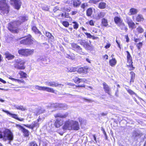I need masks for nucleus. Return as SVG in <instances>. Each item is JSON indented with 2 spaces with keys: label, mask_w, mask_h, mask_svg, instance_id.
<instances>
[{
  "label": "nucleus",
  "mask_w": 146,
  "mask_h": 146,
  "mask_svg": "<svg viewBox=\"0 0 146 146\" xmlns=\"http://www.w3.org/2000/svg\"><path fill=\"white\" fill-rule=\"evenodd\" d=\"M137 31L139 33H143L144 30L141 27H139L137 28Z\"/></svg>",
  "instance_id": "nucleus-44"
},
{
  "label": "nucleus",
  "mask_w": 146,
  "mask_h": 146,
  "mask_svg": "<svg viewBox=\"0 0 146 146\" xmlns=\"http://www.w3.org/2000/svg\"><path fill=\"white\" fill-rule=\"evenodd\" d=\"M35 88L39 90L46 91L48 92L56 93L55 91L52 88L45 86H41L38 85L35 86Z\"/></svg>",
  "instance_id": "nucleus-8"
},
{
  "label": "nucleus",
  "mask_w": 146,
  "mask_h": 146,
  "mask_svg": "<svg viewBox=\"0 0 146 146\" xmlns=\"http://www.w3.org/2000/svg\"><path fill=\"white\" fill-rule=\"evenodd\" d=\"M10 3L15 8L18 10L21 6V3L20 0H10Z\"/></svg>",
  "instance_id": "nucleus-9"
},
{
  "label": "nucleus",
  "mask_w": 146,
  "mask_h": 146,
  "mask_svg": "<svg viewBox=\"0 0 146 146\" xmlns=\"http://www.w3.org/2000/svg\"><path fill=\"white\" fill-rule=\"evenodd\" d=\"M2 138L5 140L12 141L13 139V135L10 131L6 129L3 131H0V138Z\"/></svg>",
  "instance_id": "nucleus-3"
},
{
  "label": "nucleus",
  "mask_w": 146,
  "mask_h": 146,
  "mask_svg": "<svg viewBox=\"0 0 146 146\" xmlns=\"http://www.w3.org/2000/svg\"><path fill=\"white\" fill-rule=\"evenodd\" d=\"M88 6V4L87 3H84L82 4L81 5V7L84 10L85 8Z\"/></svg>",
  "instance_id": "nucleus-39"
},
{
  "label": "nucleus",
  "mask_w": 146,
  "mask_h": 146,
  "mask_svg": "<svg viewBox=\"0 0 146 146\" xmlns=\"http://www.w3.org/2000/svg\"><path fill=\"white\" fill-rule=\"evenodd\" d=\"M32 30L36 33H40V32L38 31L36 27H33L32 28Z\"/></svg>",
  "instance_id": "nucleus-42"
},
{
  "label": "nucleus",
  "mask_w": 146,
  "mask_h": 146,
  "mask_svg": "<svg viewBox=\"0 0 146 146\" xmlns=\"http://www.w3.org/2000/svg\"><path fill=\"white\" fill-rule=\"evenodd\" d=\"M105 12L98 13L97 15H95L94 18L96 20H99L101 18H103L106 15Z\"/></svg>",
  "instance_id": "nucleus-18"
},
{
  "label": "nucleus",
  "mask_w": 146,
  "mask_h": 146,
  "mask_svg": "<svg viewBox=\"0 0 146 146\" xmlns=\"http://www.w3.org/2000/svg\"><path fill=\"white\" fill-rule=\"evenodd\" d=\"M5 55L6 58L8 60L13 59L15 58V56L9 53L8 52H6L5 54Z\"/></svg>",
  "instance_id": "nucleus-20"
},
{
  "label": "nucleus",
  "mask_w": 146,
  "mask_h": 146,
  "mask_svg": "<svg viewBox=\"0 0 146 146\" xmlns=\"http://www.w3.org/2000/svg\"><path fill=\"white\" fill-rule=\"evenodd\" d=\"M61 17L68 18L69 17V15L68 13H63L62 14Z\"/></svg>",
  "instance_id": "nucleus-47"
},
{
  "label": "nucleus",
  "mask_w": 146,
  "mask_h": 146,
  "mask_svg": "<svg viewBox=\"0 0 146 146\" xmlns=\"http://www.w3.org/2000/svg\"><path fill=\"white\" fill-rule=\"evenodd\" d=\"M20 110H21L22 111H24L26 110V109L23 106H21L20 109Z\"/></svg>",
  "instance_id": "nucleus-61"
},
{
  "label": "nucleus",
  "mask_w": 146,
  "mask_h": 146,
  "mask_svg": "<svg viewBox=\"0 0 146 146\" xmlns=\"http://www.w3.org/2000/svg\"><path fill=\"white\" fill-rule=\"evenodd\" d=\"M88 68L86 67L81 68L78 69V72L79 73H86L88 72Z\"/></svg>",
  "instance_id": "nucleus-21"
},
{
  "label": "nucleus",
  "mask_w": 146,
  "mask_h": 146,
  "mask_svg": "<svg viewBox=\"0 0 146 146\" xmlns=\"http://www.w3.org/2000/svg\"><path fill=\"white\" fill-rule=\"evenodd\" d=\"M106 6V4L104 2L100 3L99 4V7L101 9L105 8Z\"/></svg>",
  "instance_id": "nucleus-31"
},
{
  "label": "nucleus",
  "mask_w": 146,
  "mask_h": 146,
  "mask_svg": "<svg viewBox=\"0 0 146 146\" xmlns=\"http://www.w3.org/2000/svg\"><path fill=\"white\" fill-rule=\"evenodd\" d=\"M15 107L17 109L20 110V106L15 105Z\"/></svg>",
  "instance_id": "nucleus-64"
},
{
  "label": "nucleus",
  "mask_w": 146,
  "mask_h": 146,
  "mask_svg": "<svg viewBox=\"0 0 146 146\" xmlns=\"http://www.w3.org/2000/svg\"><path fill=\"white\" fill-rule=\"evenodd\" d=\"M3 111L5 112L7 114H9L11 115L12 117L13 118L16 119H17L20 121H23L24 120L23 118H18V116L17 115L15 114H13L9 112L8 111H5L3 110Z\"/></svg>",
  "instance_id": "nucleus-13"
},
{
  "label": "nucleus",
  "mask_w": 146,
  "mask_h": 146,
  "mask_svg": "<svg viewBox=\"0 0 146 146\" xmlns=\"http://www.w3.org/2000/svg\"><path fill=\"white\" fill-rule=\"evenodd\" d=\"M29 146H38L35 142H31L29 143Z\"/></svg>",
  "instance_id": "nucleus-51"
},
{
  "label": "nucleus",
  "mask_w": 146,
  "mask_h": 146,
  "mask_svg": "<svg viewBox=\"0 0 146 146\" xmlns=\"http://www.w3.org/2000/svg\"><path fill=\"white\" fill-rule=\"evenodd\" d=\"M45 110L44 109L41 108H39L37 110V114H39L43 113Z\"/></svg>",
  "instance_id": "nucleus-37"
},
{
  "label": "nucleus",
  "mask_w": 146,
  "mask_h": 146,
  "mask_svg": "<svg viewBox=\"0 0 146 146\" xmlns=\"http://www.w3.org/2000/svg\"><path fill=\"white\" fill-rule=\"evenodd\" d=\"M63 123L62 119L60 118H57L54 123V126L56 128H59L61 126Z\"/></svg>",
  "instance_id": "nucleus-15"
},
{
  "label": "nucleus",
  "mask_w": 146,
  "mask_h": 146,
  "mask_svg": "<svg viewBox=\"0 0 146 146\" xmlns=\"http://www.w3.org/2000/svg\"><path fill=\"white\" fill-rule=\"evenodd\" d=\"M42 9L43 10L46 11H48L49 10V8L47 6H45L42 7Z\"/></svg>",
  "instance_id": "nucleus-55"
},
{
  "label": "nucleus",
  "mask_w": 146,
  "mask_h": 146,
  "mask_svg": "<svg viewBox=\"0 0 146 146\" xmlns=\"http://www.w3.org/2000/svg\"><path fill=\"white\" fill-rule=\"evenodd\" d=\"M87 36L88 38H92L93 39H95V37L92 36L90 34L87 33H84Z\"/></svg>",
  "instance_id": "nucleus-43"
},
{
  "label": "nucleus",
  "mask_w": 146,
  "mask_h": 146,
  "mask_svg": "<svg viewBox=\"0 0 146 146\" xmlns=\"http://www.w3.org/2000/svg\"><path fill=\"white\" fill-rule=\"evenodd\" d=\"M34 52V50L30 49H22L19 50L18 52L19 54L25 56L32 55Z\"/></svg>",
  "instance_id": "nucleus-4"
},
{
  "label": "nucleus",
  "mask_w": 146,
  "mask_h": 146,
  "mask_svg": "<svg viewBox=\"0 0 146 146\" xmlns=\"http://www.w3.org/2000/svg\"><path fill=\"white\" fill-rule=\"evenodd\" d=\"M45 84L47 86L52 87H57L59 85H61L54 82H46Z\"/></svg>",
  "instance_id": "nucleus-17"
},
{
  "label": "nucleus",
  "mask_w": 146,
  "mask_h": 146,
  "mask_svg": "<svg viewBox=\"0 0 146 146\" xmlns=\"http://www.w3.org/2000/svg\"><path fill=\"white\" fill-rule=\"evenodd\" d=\"M99 1V0H94L93 3L96 4Z\"/></svg>",
  "instance_id": "nucleus-62"
},
{
  "label": "nucleus",
  "mask_w": 146,
  "mask_h": 146,
  "mask_svg": "<svg viewBox=\"0 0 146 146\" xmlns=\"http://www.w3.org/2000/svg\"><path fill=\"white\" fill-rule=\"evenodd\" d=\"M81 4V1L79 0H73L72 5L74 7H79Z\"/></svg>",
  "instance_id": "nucleus-24"
},
{
  "label": "nucleus",
  "mask_w": 146,
  "mask_h": 146,
  "mask_svg": "<svg viewBox=\"0 0 146 146\" xmlns=\"http://www.w3.org/2000/svg\"><path fill=\"white\" fill-rule=\"evenodd\" d=\"M45 59V58L44 56H41L39 57L37 59V60L38 61H39L40 60L44 61Z\"/></svg>",
  "instance_id": "nucleus-50"
},
{
  "label": "nucleus",
  "mask_w": 146,
  "mask_h": 146,
  "mask_svg": "<svg viewBox=\"0 0 146 146\" xmlns=\"http://www.w3.org/2000/svg\"><path fill=\"white\" fill-rule=\"evenodd\" d=\"M116 42L118 44V47H119V48H120V42L117 40H116Z\"/></svg>",
  "instance_id": "nucleus-60"
},
{
  "label": "nucleus",
  "mask_w": 146,
  "mask_h": 146,
  "mask_svg": "<svg viewBox=\"0 0 146 146\" xmlns=\"http://www.w3.org/2000/svg\"><path fill=\"white\" fill-rule=\"evenodd\" d=\"M9 6L5 0L0 1V14L1 15H6L9 11Z\"/></svg>",
  "instance_id": "nucleus-2"
},
{
  "label": "nucleus",
  "mask_w": 146,
  "mask_h": 146,
  "mask_svg": "<svg viewBox=\"0 0 146 146\" xmlns=\"http://www.w3.org/2000/svg\"><path fill=\"white\" fill-rule=\"evenodd\" d=\"M20 20L9 23L8 25V29L13 33H17L18 32V27L21 24L27 20L26 17H20Z\"/></svg>",
  "instance_id": "nucleus-1"
},
{
  "label": "nucleus",
  "mask_w": 146,
  "mask_h": 146,
  "mask_svg": "<svg viewBox=\"0 0 146 146\" xmlns=\"http://www.w3.org/2000/svg\"><path fill=\"white\" fill-rule=\"evenodd\" d=\"M62 24L63 25L66 27H68L69 25V23L68 22L65 21H63L62 22Z\"/></svg>",
  "instance_id": "nucleus-49"
},
{
  "label": "nucleus",
  "mask_w": 146,
  "mask_h": 146,
  "mask_svg": "<svg viewBox=\"0 0 146 146\" xmlns=\"http://www.w3.org/2000/svg\"><path fill=\"white\" fill-rule=\"evenodd\" d=\"M89 24L93 26L94 25V23L92 20H91L89 22Z\"/></svg>",
  "instance_id": "nucleus-56"
},
{
  "label": "nucleus",
  "mask_w": 146,
  "mask_h": 146,
  "mask_svg": "<svg viewBox=\"0 0 146 146\" xmlns=\"http://www.w3.org/2000/svg\"><path fill=\"white\" fill-rule=\"evenodd\" d=\"M19 74L22 78H25L27 77V74L23 71H20Z\"/></svg>",
  "instance_id": "nucleus-36"
},
{
  "label": "nucleus",
  "mask_w": 146,
  "mask_h": 146,
  "mask_svg": "<svg viewBox=\"0 0 146 146\" xmlns=\"http://www.w3.org/2000/svg\"><path fill=\"white\" fill-rule=\"evenodd\" d=\"M21 131L24 133V135L25 136L27 137L29 136V131L27 130L25 128H24Z\"/></svg>",
  "instance_id": "nucleus-34"
},
{
  "label": "nucleus",
  "mask_w": 146,
  "mask_h": 146,
  "mask_svg": "<svg viewBox=\"0 0 146 146\" xmlns=\"http://www.w3.org/2000/svg\"><path fill=\"white\" fill-rule=\"evenodd\" d=\"M92 12V9L91 8H89L86 11V14L88 16H90Z\"/></svg>",
  "instance_id": "nucleus-38"
},
{
  "label": "nucleus",
  "mask_w": 146,
  "mask_h": 146,
  "mask_svg": "<svg viewBox=\"0 0 146 146\" xmlns=\"http://www.w3.org/2000/svg\"><path fill=\"white\" fill-rule=\"evenodd\" d=\"M126 21L129 28L132 29L135 28V23L132 21L130 18L127 17Z\"/></svg>",
  "instance_id": "nucleus-14"
},
{
  "label": "nucleus",
  "mask_w": 146,
  "mask_h": 146,
  "mask_svg": "<svg viewBox=\"0 0 146 146\" xmlns=\"http://www.w3.org/2000/svg\"><path fill=\"white\" fill-rule=\"evenodd\" d=\"M133 136L134 137H138L142 135V133H140L139 131H135L133 133Z\"/></svg>",
  "instance_id": "nucleus-35"
},
{
  "label": "nucleus",
  "mask_w": 146,
  "mask_h": 146,
  "mask_svg": "<svg viewBox=\"0 0 146 146\" xmlns=\"http://www.w3.org/2000/svg\"><path fill=\"white\" fill-rule=\"evenodd\" d=\"M68 113H66L64 114L58 113L55 115L54 116L56 118L61 117L62 118H65L68 116Z\"/></svg>",
  "instance_id": "nucleus-22"
},
{
  "label": "nucleus",
  "mask_w": 146,
  "mask_h": 146,
  "mask_svg": "<svg viewBox=\"0 0 146 146\" xmlns=\"http://www.w3.org/2000/svg\"><path fill=\"white\" fill-rule=\"evenodd\" d=\"M103 88L105 92L110 94V88L106 83L104 82L103 83Z\"/></svg>",
  "instance_id": "nucleus-19"
},
{
  "label": "nucleus",
  "mask_w": 146,
  "mask_h": 146,
  "mask_svg": "<svg viewBox=\"0 0 146 146\" xmlns=\"http://www.w3.org/2000/svg\"><path fill=\"white\" fill-rule=\"evenodd\" d=\"M0 81L4 84H5L6 83L5 81L3 80L1 78H0Z\"/></svg>",
  "instance_id": "nucleus-63"
},
{
  "label": "nucleus",
  "mask_w": 146,
  "mask_h": 146,
  "mask_svg": "<svg viewBox=\"0 0 146 146\" xmlns=\"http://www.w3.org/2000/svg\"><path fill=\"white\" fill-rule=\"evenodd\" d=\"M128 92L131 94H135V93L132 90H129L128 91Z\"/></svg>",
  "instance_id": "nucleus-57"
},
{
  "label": "nucleus",
  "mask_w": 146,
  "mask_h": 146,
  "mask_svg": "<svg viewBox=\"0 0 146 146\" xmlns=\"http://www.w3.org/2000/svg\"><path fill=\"white\" fill-rule=\"evenodd\" d=\"M9 78L13 81H14L15 82H17L18 83H24L25 81L23 80H19L18 79H15L11 77H9Z\"/></svg>",
  "instance_id": "nucleus-28"
},
{
  "label": "nucleus",
  "mask_w": 146,
  "mask_h": 146,
  "mask_svg": "<svg viewBox=\"0 0 146 146\" xmlns=\"http://www.w3.org/2000/svg\"><path fill=\"white\" fill-rule=\"evenodd\" d=\"M39 121V119H37V122L36 121H34L32 123V125L33 127V128L34 127H38L39 126V124L38 123V122Z\"/></svg>",
  "instance_id": "nucleus-33"
},
{
  "label": "nucleus",
  "mask_w": 146,
  "mask_h": 146,
  "mask_svg": "<svg viewBox=\"0 0 146 146\" xmlns=\"http://www.w3.org/2000/svg\"><path fill=\"white\" fill-rule=\"evenodd\" d=\"M46 36L48 37L51 39L53 38V36L52 35V34L49 32H46Z\"/></svg>",
  "instance_id": "nucleus-45"
},
{
  "label": "nucleus",
  "mask_w": 146,
  "mask_h": 146,
  "mask_svg": "<svg viewBox=\"0 0 146 146\" xmlns=\"http://www.w3.org/2000/svg\"><path fill=\"white\" fill-rule=\"evenodd\" d=\"M73 23L74 24L73 25L74 28V29H77L78 27V24L76 22H73Z\"/></svg>",
  "instance_id": "nucleus-48"
},
{
  "label": "nucleus",
  "mask_w": 146,
  "mask_h": 146,
  "mask_svg": "<svg viewBox=\"0 0 146 146\" xmlns=\"http://www.w3.org/2000/svg\"><path fill=\"white\" fill-rule=\"evenodd\" d=\"M114 21L115 23L118 25L123 22V20L119 17L115 16L114 18Z\"/></svg>",
  "instance_id": "nucleus-23"
},
{
  "label": "nucleus",
  "mask_w": 146,
  "mask_h": 146,
  "mask_svg": "<svg viewBox=\"0 0 146 146\" xmlns=\"http://www.w3.org/2000/svg\"><path fill=\"white\" fill-rule=\"evenodd\" d=\"M102 25L104 26L107 27L108 25V21L107 20L103 18L102 19Z\"/></svg>",
  "instance_id": "nucleus-27"
},
{
  "label": "nucleus",
  "mask_w": 146,
  "mask_h": 146,
  "mask_svg": "<svg viewBox=\"0 0 146 146\" xmlns=\"http://www.w3.org/2000/svg\"><path fill=\"white\" fill-rule=\"evenodd\" d=\"M72 120L69 119L66 121L62 127L64 130H72Z\"/></svg>",
  "instance_id": "nucleus-7"
},
{
  "label": "nucleus",
  "mask_w": 146,
  "mask_h": 146,
  "mask_svg": "<svg viewBox=\"0 0 146 146\" xmlns=\"http://www.w3.org/2000/svg\"><path fill=\"white\" fill-rule=\"evenodd\" d=\"M25 63V62L24 61L21 59H18L15 60L14 66L15 68L18 69H24L25 68L23 65Z\"/></svg>",
  "instance_id": "nucleus-5"
},
{
  "label": "nucleus",
  "mask_w": 146,
  "mask_h": 146,
  "mask_svg": "<svg viewBox=\"0 0 146 146\" xmlns=\"http://www.w3.org/2000/svg\"><path fill=\"white\" fill-rule=\"evenodd\" d=\"M24 125L28 128L31 129H33L32 125V124L31 125Z\"/></svg>",
  "instance_id": "nucleus-53"
},
{
  "label": "nucleus",
  "mask_w": 146,
  "mask_h": 146,
  "mask_svg": "<svg viewBox=\"0 0 146 146\" xmlns=\"http://www.w3.org/2000/svg\"><path fill=\"white\" fill-rule=\"evenodd\" d=\"M144 18L143 16L140 14L138 15L136 17V20L138 22H140L143 21Z\"/></svg>",
  "instance_id": "nucleus-29"
},
{
  "label": "nucleus",
  "mask_w": 146,
  "mask_h": 146,
  "mask_svg": "<svg viewBox=\"0 0 146 146\" xmlns=\"http://www.w3.org/2000/svg\"><path fill=\"white\" fill-rule=\"evenodd\" d=\"M118 26L121 30H124L126 32L127 31L128 29L125 26V24L123 22L121 23L119 25H118Z\"/></svg>",
  "instance_id": "nucleus-25"
},
{
  "label": "nucleus",
  "mask_w": 146,
  "mask_h": 146,
  "mask_svg": "<svg viewBox=\"0 0 146 146\" xmlns=\"http://www.w3.org/2000/svg\"><path fill=\"white\" fill-rule=\"evenodd\" d=\"M80 129L78 122L72 120V130H78Z\"/></svg>",
  "instance_id": "nucleus-16"
},
{
  "label": "nucleus",
  "mask_w": 146,
  "mask_h": 146,
  "mask_svg": "<svg viewBox=\"0 0 146 146\" xmlns=\"http://www.w3.org/2000/svg\"><path fill=\"white\" fill-rule=\"evenodd\" d=\"M130 74L132 75V77L131 79H132V77H134L135 76V74L133 72H130ZM131 80H132V79H131Z\"/></svg>",
  "instance_id": "nucleus-59"
},
{
  "label": "nucleus",
  "mask_w": 146,
  "mask_h": 146,
  "mask_svg": "<svg viewBox=\"0 0 146 146\" xmlns=\"http://www.w3.org/2000/svg\"><path fill=\"white\" fill-rule=\"evenodd\" d=\"M83 46L86 50H90L92 49V47L89 44V43L87 42H86Z\"/></svg>",
  "instance_id": "nucleus-26"
},
{
  "label": "nucleus",
  "mask_w": 146,
  "mask_h": 146,
  "mask_svg": "<svg viewBox=\"0 0 146 146\" xmlns=\"http://www.w3.org/2000/svg\"><path fill=\"white\" fill-rule=\"evenodd\" d=\"M117 61L115 58H113L109 61L110 64L111 66H114L116 64Z\"/></svg>",
  "instance_id": "nucleus-30"
},
{
  "label": "nucleus",
  "mask_w": 146,
  "mask_h": 146,
  "mask_svg": "<svg viewBox=\"0 0 146 146\" xmlns=\"http://www.w3.org/2000/svg\"><path fill=\"white\" fill-rule=\"evenodd\" d=\"M111 46V44L109 43H107L106 45L105 46V48H109Z\"/></svg>",
  "instance_id": "nucleus-58"
},
{
  "label": "nucleus",
  "mask_w": 146,
  "mask_h": 146,
  "mask_svg": "<svg viewBox=\"0 0 146 146\" xmlns=\"http://www.w3.org/2000/svg\"><path fill=\"white\" fill-rule=\"evenodd\" d=\"M33 40L31 37L27 38L25 39L21 40L20 41V43L25 45H29L33 44L34 42Z\"/></svg>",
  "instance_id": "nucleus-11"
},
{
  "label": "nucleus",
  "mask_w": 146,
  "mask_h": 146,
  "mask_svg": "<svg viewBox=\"0 0 146 146\" xmlns=\"http://www.w3.org/2000/svg\"><path fill=\"white\" fill-rule=\"evenodd\" d=\"M138 12V10L137 9H136L135 8H131L130 10V13H131V15H134L136 14Z\"/></svg>",
  "instance_id": "nucleus-32"
},
{
  "label": "nucleus",
  "mask_w": 146,
  "mask_h": 146,
  "mask_svg": "<svg viewBox=\"0 0 146 146\" xmlns=\"http://www.w3.org/2000/svg\"><path fill=\"white\" fill-rule=\"evenodd\" d=\"M142 44L141 42H139L138 44H137V46L139 49H140L141 47Z\"/></svg>",
  "instance_id": "nucleus-54"
},
{
  "label": "nucleus",
  "mask_w": 146,
  "mask_h": 146,
  "mask_svg": "<svg viewBox=\"0 0 146 146\" xmlns=\"http://www.w3.org/2000/svg\"><path fill=\"white\" fill-rule=\"evenodd\" d=\"M16 127L18 128L19 129L21 130V131L22 130L23 128V127L21 126L20 125L17 124L16 125Z\"/></svg>",
  "instance_id": "nucleus-52"
},
{
  "label": "nucleus",
  "mask_w": 146,
  "mask_h": 146,
  "mask_svg": "<svg viewBox=\"0 0 146 146\" xmlns=\"http://www.w3.org/2000/svg\"><path fill=\"white\" fill-rule=\"evenodd\" d=\"M69 71L70 72H78V69L76 68L72 67L70 68V70H69Z\"/></svg>",
  "instance_id": "nucleus-46"
},
{
  "label": "nucleus",
  "mask_w": 146,
  "mask_h": 146,
  "mask_svg": "<svg viewBox=\"0 0 146 146\" xmlns=\"http://www.w3.org/2000/svg\"><path fill=\"white\" fill-rule=\"evenodd\" d=\"M71 46L72 47L74 48V49L78 53L82 55L85 54V53L82 51V48L76 44L73 43L72 44Z\"/></svg>",
  "instance_id": "nucleus-10"
},
{
  "label": "nucleus",
  "mask_w": 146,
  "mask_h": 146,
  "mask_svg": "<svg viewBox=\"0 0 146 146\" xmlns=\"http://www.w3.org/2000/svg\"><path fill=\"white\" fill-rule=\"evenodd\" d=\"M73 80L75 83H80L82 80L78 77H76L73 79Z\"/></svg>",
  "instance_id": "nucleus-40"
},
{
  "label": "nucleus",
  "mask_w": 146,
  "mask_h": 146,
  "mask_svg": "<svg viewBox=\"0 0 146 146\" xmlns=\"http://www.w3.org/2000/svg\"><path fill=\"white\" fill-rule=\"evenodd\" d=\"M127 53V62L129 63V64L127 65V66L130 67V70H133V67L132 65V59L128 51H126Z\"/></svg>",
  "instance_id": "nucleus-12"
},
{
  "label": "nucleus",
  "mask_w": 146,
  "mask_h": 146,
  "mask_svg": "<svg viewBox=\"0 0 146 146\" xmlns=\"http://www.w3.org/2000/svg\"><path fill=\"white\" fill-rule=\"evenodd\" d=\"M47 106L48 108H61L64 110L68 108V106L66 104L58 103L50 104Z\"/></svg>",
  "instance_id": "nucleus-6"
},
{
  "label": "nucleus",
  "mask_w": 146,
  "mask_h": 146,
  "mask_svg": "<svg viewBox=\"0 0 146 146\" xmlns=\"http://www.w3.org/2000/svg\"><path fill=\"white\" fill-rule=\"evenodd\" d=\"M78 41L79 43L83 46L86 42L85 40H82L81 39H78Z\"/></svg>",
  "instance_id": "nucleus-41"
}]
</instances>
